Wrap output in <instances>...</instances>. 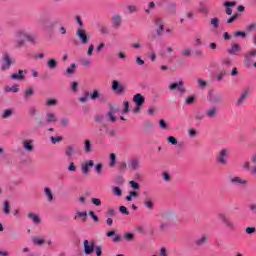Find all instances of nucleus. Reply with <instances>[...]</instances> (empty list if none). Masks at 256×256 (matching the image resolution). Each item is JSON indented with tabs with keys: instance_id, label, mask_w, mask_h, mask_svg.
I'll return each instance as SVG.
<instances>
[{
	"instance_id": "9b49d317",
	"label": "nucleus",
	"mask_w": 256,
	"mask_h": 256,
	"mask_svg": "<svg viewBox=\"0 0 256 256\" xmlns=\"http://www.w3.org/2000/svg\"><path fill=\"white\" fill-rule=\"evenodd\" d=\"M95 251V242L84 240V253L86 255H91Z\"/></svg>"
},
{
	"instance_id": "473e14b6",
	"label": "nucleus",
	"mask_w": 256,
	"mask_h": 256,
	"mask_svg": "<svg viewBox=\"0 0 256 256\" xmlns=\"http://www.w3.org/2000/svg\"><path fill=\"white\" fill-rule=\"evenodd\" d=\"M33 95H35V90H33V88L26 89L23 95L24 101H29V97H33Z\"/></svg>"
},
{
	"instance_id": "6e6d98bb",
	"label": "nucleus",
	"mask_w": 256,
	"mask_h": 256,
	"mask_svg": "<svg viewBox=\"0 0 256 256\" xmlns=\"http://www.w3.org/2000/svg\"><path fill=\"white\" fill-rule=\"evenodd\" d=\"M105 133L106 135H109V137H115L117 132L115 131V129L106 128Z\"/></svg>"
},
{
	"instance_id": "bf43d9fd",
	"label": "nucleus",
	"mask_w": 256,
	"mask_h": 256,
	"mask_svg": "<svg viewBox=\"0 0 256 256\" xmlns=\"http://www.w3.org/2000/svg\"><path fill=\"white\" fill-rule=\"evenodd\" d=\"M127 11H129V13H137L138 8L135 5H128L127 6Z\"/></svg>"
},
{
	"instance_id": "393cba45",
	"label": "nucleus",
	"mask_w": 256,
	"mask_h": 256,
	"mask_svg": "<svg viewBox=\"0 0 256 256\" xmlns=\"http://www.w3.org/2000/svg\"><path fill=\"white\" fill-rule=\"evenodd\" d=\"M243 169H246L251 175H256V167H251V164L249 162H244L242 164Z\"/></svg>"
},
{
	"instance_id": "de8ad7c7",
	"label": "nucleus",
	"mask_w": 256,
	"mask_h": 256,
	"mask_svg": "<svg viewBox=\"0 0 256 256\" xmlns=\"http://www.w3.org/2000/svg\"><path fill=\"white\" fill-rule=\"evenodd\" d=\"M89 101V92H85L82 97L79 98V103H87Z\"/></svg>"
},
{
	"instance_id": "f3484780",
	"label": "nucleus",
	"mask_w": 256,
	"mask_h": 256,
	"mask_svg": "<svg viewBox=\"0 0 256 256\" xmlns=\"http://www.w3.org/2000/svg\"><path fill=\"white\" fill-rule=\"evenodd\" d=\"M95 166V161L88 160L84 164L81 165L83 175H87L89 173V168Z\"/></svg>"
},
{
	"instance_id": "1a4fd4ad",
	"label": "nucleus",
	"mask_w": 256,
	"mask_h": 256,
	"mask_svg": "<svg viewBox=\"0 0 256 256\" xmlns=\"http://www.w3.org/2000/svg\"><path fill=\"white\" fill-rule=\"evenodd\" d=\"M208 101L215 104L223 103V95L217 92H209Z\"/></svg>"
},
{
	"instance_id": "5fc2aeb1",
	"label": "nucleus",
	"mask_w": 256,
	"mask_h": 256,
	"mask_svg": "<svg viewBox=\"0 0 256 256\" xmlns=\"http://www.w3.org/2000/svg\"><path fill=\"white\" fill-rule=\"evenodd\" d=\"M225 75H227V71L222 70L219 74L216 75V80L217 81H222L223 77H225Z\"/></svg>"
},
{
	"instance_id": "f03ea898",
	"label": "nucleus",
	"mask_w": 256,
	"mask_h": 256,
	"mask_svg": "<svg viewBox=\"0 0 256 256\" xmlns=\"http://www.w3.org/2000/svg\"><path fill=\"white\" fill-rule=\"evenodd\" d=\"M50 123H57V115L53 112H47L46 113V121H38L37 127H45L46 125H49Z\"/></svg>"
},
{
	"instance_id": "a878e982",
	"label": "nucleus",
	"mask_w": 256,
	"mask_h": 256,
	"mask_svg": "<svg viewBox=\"0 0 256 256\" xmlns=\"http://www.w3.org/2000/svg\"><path fill=\"white\" fill-rule=\"evenodd\" d=\"M27 217L28 219H31L35 225H39V223H41V217H39L37 214L28 213Z\"/></svg>"
},
{
	"instance_id": "49530a36",
	"label": "nucleus",
	"mask_w": 256,
	"mask_h": 256,
	"mask_svg": "<svg viewBox=\"0 0 256 256\" xmlns=\"http://www.w3.org/2000/svg\"><path fill=\"white\" fill-rule=\"evenodd\" d=\"M11 115H13V110L7 109L3 112L2 119H9V117H11Z\"/></svg>"
},
{
	"instance_id": "79ce46f5",
	"label": "nucleus",
	"mask_w": 256,
	"mask_h": 256,
	"mask_svg": "<svg viewBox=\"0 0 256 256\" xmlns=\"http://www.w3.org/2000/svg\"><path fill=\"white\" fill-rule=\"evenodd\" d=\"M129 185L132 189H134V191H139V189H141V185L133 180L129 182Z\"/></svg>"
},
{
	"instance_id": "4be33fe9",
	"label": "nucleus",
	"mask_w": 256,
	"mask_h": 256,
	"mask_svg": "<svg viewBox=\"0 0 256 256\" xmlns=\"http://www.w3.org/2000/svg\"><path fill=\"white\" fill-rule=\"evenodd\" d=\"M27 70H19L17 74H12L11 75V79H14L15 81H23V79H25Z\"/></svg>"
},
{
	"instance_id": "f704fd0d",
	"label": "nucleus",
	"mask_w": 256,
	"mask_h": 256,
	"mask_svg": "<svg viewBox=\"0 0 256 256\" xmlns=\"http://www.w3.org/2000/svg\"><path fill=\"white\" fill-rule=\"evenodd\" d=\"M65 155L67 157H73V155H75V147L73 146H67L66 150H65Z\"/></svg>"
},
{
	"instance_id": "6ab92c4d",
	"label": "nucleus",
	"mask_w": 256,
	"mask_h": 256,
	"mask_svg": "<svg viewBox=\"0 0 256 256\" xmlns=\"http://www.w3.org/2000/svg\"><path fill=\"white\" fill-rule=\"evenodd\" d=\"M207 243H209V236L205 234L195 240L197 247H203V245H207Z\"/></svg>"
},
{
	"instance_id": "a19ab883",
	"label": "nucleus",
	"mask_w": 256,
	"mask_h": 256,
	"mask_svg": "<svg viewBox=\"0 0 256 256\" xmlns=\"http://www.w3.org/2000/svg\"><path fill=\"white\" fill-rule=\"evenodd\" d=\"M63 23V18L61 17H56L51 23V27H57V25H61Z\"/></svg>"
},
{
	"instance_id": "69168bd1",
	"label": "nucleus",
	"mask_w": 256,
	"mask_h": 256,
	"mask_svg": "<svg viewBox=\"0 0 256 256\" xmlns=\"http://www.w3.org/2000/svg\"><path fill=\"white\" fill-rule=\"evenodd\" d=\"M168 143H170L171 145H177V138H175V136H170L167 138Z\"/></svg>"
},
{
	"instance_id": "6e6552de",
	"label": "nucleus",
	"mask_w": 256,
	"mask_h": 256,
	"mask_svg": "<svg viewBox=\"0 0 256 256\" xmlns=\"http://www.w3.org/2000/svg\"><path fill=\"white\" fill-rule=\"evenodd\" d=\"M155 27H157L156 29V35L158 37H161L163 35V31H165V24L163 23V19L161 18H156L153 21Z\"/></svg>"
},
{
	"instance_id": "4d7b16f0",
	"label": "nucleus",
	"mask_w": 256,
	"mask_h": 256,
	"mask_svg": "<svg viewBox=\"0 0 256 256\" xmlns=\"http://www.w3.org/2000/svg\"><path fill=\"white\" fill-rule=\"evenodd\" d=\"M181 55L183 57H191V49L185 48L182 50Z\"/></svg>"
},
{
	"instance_id": "b1692460",
	"label": "nucleus",
	"mask_w": 256,
	"mask_h": 256,
	"mask_svg": "<svg viewBox=\"0 0 256 256\" xmlns=\"http://www.w3.org/2000/svg\"><path fill=\"white\" fill-rule=\"evenodd\" d=\"M106 237H113L112 238L113 243H119V241H121V236L117 234L114 230L108 231L106 233Z\"/></svg>"
},
{
	"instance_id": "a18cd8bd",
	"label": "nucleus",
	"mask_w": 256,
	"mask_h": 256,
	"mask_svg": "<svg viewBox=\"0 0 256 256\" xmlns=\"http://www.w3.org/2000/svg\"><path fill=\"white\" fill-rule=\"evenodd\" d=\"M94 169L97 175H101L103 173V163H97Z\"/></svg>"
},
{
	"instance_id": "13d9d810",
	"label": "nucleus",
	"mask_w": 256,
	"mask_h": 256,
	"mask_svg": "<svg viewBox=\"0 0 256 256\" xmlns=\"http://www.w3.org/2000/svg\"><path fill=\"white\" fill-rule=\"evenodd\" d=\"M124 239H126V241H133V239H135V234L126 233V234H124Z\"/></svg>"
},
{
	"instance_id": "ea45409f",
	"label": "nucleus",
	"mask_w": 256,
	"mask_h": 256,
	"mask_svg": "<svg viewBox=\"0 0 256 256\" xmlns=\"http://www.w3.org/2000/svg\"><path fill=\"white\" fill-rule=\"evenodd\" d=\"M210 25H212L214 29H219V18L217 17L211 18Z\"/></svg>"
},
{
	"instance_id": "aec40b11",
	"label": "nucleus",
	"mask_w": 256,
	"mask_h": 256,
	"mask_svg": "<svg viewBox=\"0 0 256 256\" xmlns=\"http://www.w3.org/2000/svg\"><path fill=\"white\" fill-rule=\"evenodd\" d=\"M23 149L27 151L28 153H33L34 147H33V140H25L22 142Z\"/></svg>"
},
{
	"instance_id": "72a5a7b5",
	"label": "nucleus",
	"mask_w": 256,
	"mask_h": 256,
	"mask_svg": "<svg viewBox=\"0 0 256 256\" xmlns=\"http://www.w3.org/2000/svg\"><path fill=\"white\" fill-rule=\"evenodd\" d=\"M153 129H155V124H153V122H145L144 123V131L146 133L153 131Z\"/></svg>"
},
{
	"instance_id": "603ef678",
	"label": "nucleus",
	"mask_w": 256,
	"mask_h": 256,
	"mask_svg": "<svg viewBox=\"0 0 256 256\" xmlns=\"http://www.w3.org/2000/svg\"><path fill=\"white\" fill-rule=\"evenodd\" d=\"M46 105L47 107H55L57 105V99H48Z\"/></svg>"
},
{
	"instance_id": "4468645a",
	"label": "nucleus",
	"mask_w": 256,
	"mask_h": 256,
	"mask_svg": "<svg viewBox=\"0 0 256 256\" xmlns=\"http://www.w3.org/2000/svg\"><path fill=\"white\" fill-rule=\"evenodd\" d=\"M253 57H256V49L250 51L248 54L245 56V65L248 68H251L253 65Z\"/></svg>"
},
{
	"instance_id": "7ed1b4c3",
	"label": "nucleus",
	"mask_w": 256,
	"mask_h": 256,
	"mask_svg": "<svg viewBox=\"0 0 256 256\" xmlns=\"http://www.w3.org/2000/svg\"><path fill=\"white\" fill-rule=\"evenodd\" d=\"M249 95H251V89L245 88L241 93L239 98L236 100V107H241L249 99Z\"/></svg>"
},
{
	"instance_id": "58836bf2",
	"label": "nucleus",
	"mask_w": 256,
	"mask_h": 256,
	"mask_svg": "<svg viewBox=\"0 0 256 256\" xmlns=\"http://www.w3.org/2000/svg\"><path fill=\"white\" fill-rule=\"evenodd\" d=\"M75 69H77V64L72 63L70 67L66 69V74L73 75L75 73Z\"/></svg>"
},
{
	"instance_id": "39448f33",
	"label": "nucleus",
	"mask_w": 256,
	"mask_h": 256,
	"mask_svg": "<svg viewBox=\"0 0 256 256\" xmlns=\"http://www.w3.org/2000/svg\"><path fill=\"white\" fill-rule=\"evenodd\" d=\"M218 218L223 223V225L227 227V229H230L231 231H235V224L233 223V221H231V219H229V217H227V215L219 214Z\"/></svg>"
},
{
	"instance_id": "09e8293b",
	"label": "nucleus",
	"mask_w": 256,
	"mask_h": 256,
	"mask_svg": "<svg viewBox=\"0 0 256 256\" xmlns=\"http://www.w3.org/2000/svg\"><path fill=\"white\" fill-rule=\"evenodd\" d=\"M3 213H4V215H9V213H11V209L9 208V202L8 201L4 202Z\"/></svg>"
},
{
	"instance_id": "c03bdc74",
	"label": "nucleus",
	"mask_w": 256,
	"mask_h": 256,
	"mask_svg": "<svg viewBox=\"0 0 256 256\" xmlns=\"http://www.w3.org/2000/svg\"><path fill=\"white\" fill-rule=\"evenodd\" d=\"M255 30H256V23L255 22H252V23H250L246 26V32L247 33H252V31H255Z\"/></svg>"
},
{
	"instance_id": "20e7f679",
	"label": "nucleus",
	"mask_w": 256,
	"mask_h": 256,
	"mask_svg": "<svg viewBox=\"0 0 256 256\" xmlns=\"http://www.w3.org/2000/svg\"><path fill=\"white\" fill-rule=\"evenodd\" d=\"M76 37H78V39H80L82 45H87V43H89V37L87 35V30H85L83 28H77Z\"/></svg>"
},
{
	"instance_id": "8fccbe9b",
	"label": "nucleus",
	"mask_w": 256,
	"mask_h": 256,
	"mask_svg": "<svg viewBox=\"0 0 256 256\" xmlns=\"http://www.w3.org/2000/svg\"><path fill=\"white\" fill-rule=\"evenodd\" d=\"M61 127H69V118L63 117L60 119Z\"/></svg>"
},
{
	"instance_id": "0eeeda50",
	"label": "nucleus",
	"mask_w": 256,
	"mask_h": 256,
	"mask_svg": "<svg viewBox=\"0 0 256 256\" xmlns=\"http://www.w3.org/2000/svg\"><path fill=\"white\" fill-rule=\"evenodd\" d=\"M13 63V59L11 58V55L4 54L2 58V65H1V71H7L11 69V64Z\"/></svg>"
},
{
	"instance_id": "f8f14e48",
	"label": "nucleus",
	"mask_w": 256,
	"mask_h": 256,
	"mask_svg": "<svg viewBox=\"0 0 256 256\" xmlns=\"http://www.w3.org/2000/svg\"><path fill=\"white\" fill-rule=\"evenodd\" d=\"M216 161L219 163V165H225L227 163V149H222L218 153Z\"/></svg>"
},
{
	"instance_id": "4c0bfd02",
	"label": "nucleus",
	"mask_w": 256,
	"mask_h": 256,
	"mask_svg": "<svg viewBox=\"0 0 256 256\" xmlns=\"http://www.w3.org/2000/svg\"><path fill=\"white\" fill-rule=\"evenodd\" d=\"M112 193L116 196V197H121V195H123V190L121 188H119L118 186H114L112 188Z\"/></svg>"
},
{
	"instance_id": "052dcab7",
	"label": "nucleus",
	"mask_w": 256,
	"mask_h": 256,
	"mask_svg": "<svg viewBox=\"0 0 256 256\" xmlns=\"http://www.w3.org/2000/svg\"><path fill=\"white\" fill-rule=\"evenodd\" d=\"M91 203L96 207H101V199L99 198H91Z\"/></svg>"
},
{
	"instance_id": "2f4dec72",
	"label": "nucleus",
	"mask_w": 256,
	"mask_h": 256,
	"mask_svg": "<svg viewBox=\"0 0 256 256\" xmlns=\"http://www.w3.org/2000/svg\"><path fill=\"white\" fill-rule=\"evenodd\" d=\"M46 65H47L48 69H51V70L57 69V60L55 58H50L46 62Z\"/></svg>"
},
{
	"instance_id": "0e129e2a",
	"label": "nucleus",
	"mask_w": 256,
	"mask_h": 256,
	"mask_svg": "<svg viewBox=\"0 0 256 256\" xmlns=\"http://www.w3.org/2000/svg\"><path fill=\"white\" fill-rule=\"evenodd\" d=\"M95 252L97 256L103 255V246H95Z\"/></svg>"
},
{
	"instance_id": "c85d7f7f",
	"label": "nucleus",
	"mask_w": 256,
	"mask_h": 256,
	"mask_svg": "<svg viewBox=\"0 0 256 256\" xmlns=\"http://www.w3.org/2000/svg\"><path fill=\"white\" fill-rule=\"evenodd\" d=\"M167 11L170 15H175L177 13V3L171 2L168 4Z\"/></svg>"
},
{
	"instance_id": "9d476101",
	"label": "nucleus",
	"mask_w": 256,
	"mask_h": 256,
	"mask_svg": "<svg viewBox=\"0 0 256 256\" xmlns=\"http://www.w3.org/2000/svg\"><path fill=\"white\" fill-rule=\"evenodd\" d=\"M133 101H134V103H136V108L134 109V113H138V111L141 109V106L143 105V103H145V97H143V95L138 93V94L134 95Z\"/></svg>"
},
{
	"instance_id": "412c9836",
	"label": "nucleus",
	"mask_w": 256,
	"mask_h": 256,
	"mask_svg": "<svg viewBox=\"0 0 256 256\" xmlns=\"http://www.w3.org/2000/svg\"><path fill=\"white\" fill-rule=\"evenodd\" d=\"M230 183H232L233 185H247V180L239 176H235V177H230Z\"/></svg>"
},
{
	"instance_id": "2eb2a0df",
	"label": "nucleus",
	"mask_w": 256,
	"mask_h": 256,
	"mask_svg": "<svg viewBox=\"0 0 256 256\" xmlns=\"http://www.w3.org/2000/svg\"><path fill=\"white\" fill-rule=\"evenodd\" d=\"M227 51L229 55H233V56L239 55V53H241V46L237 43H233L230 45Z\"/></svg>"
},
{
	"instance_id": "338daca9",
	"label": "nucleus",
	"mask_w": 256,
	"mask_h": 256,
	"mask_svg": "<svg viewBox=\"0 0 256 256\" xmlns=\"http://www.w3.org/2000/svg\"><path fill=\"white\" fill-rule=\"evenodd\" d=\"M90 98L92 101H95V99H99V90H94L93 93L90 95Z\"/></svg>"
},
{
	"instance_id": "f257e3e1",
	"label": "nucleus",
	"mask_w": 256,
	"mask_h": 256,
	"mask_svg": "<svg viewBox=\"0 0 256 256\" xmlns=\"http://www.w3.org/2000/svg\"><path fill=\"white\" fill-rule=\"evenodd\" d=\"M27 43V33L23 30H19L14 36V49H23Z\"/></svg>"
},
{
	"instance_id": "e433bc0d",
	"label": "nucleus",
	"mask_w": 256,
	"mask_h": 256,
	"mask_svg": "<svg viewBox=\"0 0 256 256\" xmlns=\"http://www.w3.org/2000/svg\"><path fill=\"white\" fill-rule=\"evenodd\" d=\"M115 165H117V155H115V153H111L109 167H115Z\"/></svg>"
},
{
	"instance_id": "5701e85b",
	"label": "nucleus",
	"mask_w": 256,
	"mask_h": 256,
	"mask_svg": "<svg viewBox=\"0 0 256 256\" xmlns=\"http://www.w3.org/2000/svg\"><path fill=\"white\" fill-rule=\"evenodd\" d=\"M83 149H84V153H86V155L93 153V146H91V140H89V139L84 140Z\"/></svg>"
},
{
	"instance_id": "7c9ffc66",
	"label": "nucleus",
	"mask_w": 256,
	"mask_h": 256,
	"mask_svg": "<svg viewBox=\"0 0 256 256\" xmlns=\"http://www.w3.org/2000/svg\"><path fill=\"white\" fill-rule=\"evenodd\" d=\"M44 194L47 197V202L51 203L53 201V191H51V188L45 187L44 188Z\"/></svg>"
},
{
	"instance_id": "a211bd4d",
	"label": "nucleus",
	"mask_w": 256,
	"mask_h": 256,
	"mask_svg": "<svg viewBox=\"0 0 256 256\" xmlns=\"http://www.w3.org/2000/svg\"><path fill=\"white\" fill-rule=\"evenodd\" d=\"M128 167L131 169V171H137V169L141 167V163L139 162V159L133 158L129 161Z\"/></svg>"
},
{
	"instance_id": "c756f323",
	"label": "nucleus",
	"mask_w": 256,
	"mask_h": 256,
	"mask_svg": "<svg viewBox=\"0 0 256 256\" xmlns=\"http://www.w3.org/2000/svg\"><path fill=\"white\" fill-rule=\"evenodd\" d=\"M235 5H237V2H225L224 3V7H227L226 8L227 15H233V10L231 9V7H235Z\"/></svg>"
},
{
	"instance_id": "3c124183",
	"label": "nucleus",
	"mask_w": 256,
	"mask_h": 256,
	"mask_svg": "<svg viewBox=\"0 0 256 256\" xmlns=\"http://www.w3.org/2000/svg\"><path fill=\"white\" fill-rule=\"evenodd\" d=\"M28 113L31 117H35V115H37V107L35 106H31L29 109H28Z\"/></svg>"
},
{
	"instance_id": "c9c22d12",
	"label": "nucleus",
	"mask_w": 256,
	"mask_h": 256,
	"mask_svg": "<svg viewBox=\"0 0 256 256\" xmlns=\"http://www.w3.org/2000/svg\"><path fill=\"white\" fill-rule=\"evenodd\" d=\"M5 91H6L7 93H9L10 91H12V93H19V85L15 84V85H13L12 87H11V86H7V87L5 88Z\"/></svg>"
},
{
	"instance_id": "423d86ee",
	"label": "nucleus",
	"mask_w": 256,
	"mask_h": 256,
	"mask_svg": "<svg viewBox=\"0 0 256 256\" xmlns=\"http://www.w3.org/2000/svg\"><path fill=\"white\" fill-rule=\"evenodd\" d=\"M111 24L114 29H121V25H123V16L121 14H114L111 17Z\"/></svg>"
},
{
	"instance_id": "bb28decb",
	"label": "nucleus",
	"mask_w": 256,
	"mask_h": 256,
	"mask_svg": "<svg viewBox=\"0 0 256 256\" xmlns=\"http://www.w3.org/2000/svg\"><path fill=\"white\" fill-rule=\"evenodd\" d=\"M206 117L209 119H215L217 117V108L216 107H211L206 111Z\"/></svg>"
},
{
	"instance_id": "e2e57ef3",
	"label": "nucleus",
	"mask_w": 256,
	"mask_h": 256,
	"mask_svg": "<svg viewBox=\"0 0 256 256\" xmlns=\"http://www.w3.org/2000/svg\"><path fill=\"white\" fill-rule=\"evenodd\" d=\"M256 232V228L255 227H247L246 229H245V233L247 234V235H253V233H255Z\"/></svg>"
},
{
	"instance_id": "680f3d73",
	"label": "nucleus",
	"mask_w": 256,
	"mask_h": 256,
	"mask_svg": "<svg viewBox=\"0 0 256 256\" xmlns=\"http://www.w3.org/2000/svg\"><path fill=\"white\" fill-rule=\"evenodd\" d=\"M185 103L187 105H193V103H195V96H189L188 98H186Z\"/></svg>"
},
{
	"instance_id": "774afa93",
	"label": "nucleus",
	"mask_w": 256,
	"mask_h": 256,
	"mask_svg": "<svg viewBox=\"0 0 256 256\" xmlns=\"http://www.w3.org/2000/svg\"><path fill=\"white\" fill-rule=\"evenodd\" d=\"M119 211H120V213H122L123 215H129V210H128L127 207H125V206H120V207H119Z\"/></svg>"
},
{
	"instance_id": "ddd939ff",
	"label": "nucleus",
	"mask_w": 256,
	"mask_h": 256,
	"mask_svg": "<svg viewBox=\"0 0 256 256\" xmlns=\"http://www.w3.org/2000/svg\"><path fill=\"white\" fill-rule=\"evenodd\" d=\"M183 85H184L183 80H180L178 84L172 83L168 88L170 89V91H175V89H177L180 95H183L185 93V88L183 87Z\"/></svg>"
},
{
	"instance_id": "37998d69",
	"label": "nucleus",
	"mask_w": 256,
	"mask_h": 256,
	"mask_svg": "<svg viewBox=\"0 0 256 256\" xmlns=\"http://www.w3.org/2000/svg\"><path fill=\"white\" fill-rule=\"evenodd\" d=\"M50 141L52 143V145H57V143H61V141H63V137L58 136V137H50Z\"/></svg>"
},
{
	"instance_id": "cd10ccee",
	"label": "nucleus",
	"mask_w": 256,
	"mask_h": 256,
	"mask_svg": "<svg viewBox=\"0 0 256 256\" xmlns=\"http://www.w3.org/2000/svg\"><path fill=\"white\" fill-rule=\"evenodd\" d=\"M32 243L41 247L42 245H45V238L43 236L32 237Z\"/></svg>"
},
{
	"instance_id": "dca6fc26",
	"label": "nucleus",
	"mask_w": 256,
	"mask_h": 256,
	"mask_svg": "<svg viewBox=\"0 0 256 256\" xmlns=\"http://www.w3.org/2000/svg\"><path fill=\"white\" fill-rule=\"evenodd\" d=\"M112 91H115V93H124L125 92V86L119 84V81L114 80L112 82Z\"/></svg>"
},
{
	"instance_id": "864d4df0",
	"label": "nucleus",
	"mask_w": 256,
	"mask_h": 256,
	"mask_svg": "<svg viewBox=\"0 0 256 256\" xmlns=\"http://www.w3.org/2000/svg\"><path fill=\"white\" fill-rule=\"evenodd\" d=\"M80 64L83 65V67H89V65H91V59L84 58L80 61Z\"/></svg>"
}]
</instances>
